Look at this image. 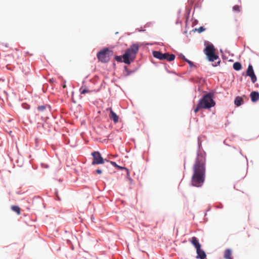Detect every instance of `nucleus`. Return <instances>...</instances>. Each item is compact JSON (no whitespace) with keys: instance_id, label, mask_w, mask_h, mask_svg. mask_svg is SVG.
Masks as SVG:
<instances>
[{"instance_id":"f3484780","label":"nucleus","mask_w":259,"mask_h":259,"mask_svg":"<svg viewBox=\"0 0 259 259\" xmlns=\"http://www.w3.org/2000/svg\"><path fill=\"white\" fill-rule=\"evenodd\" d=\"M241 67V64L239 62H236L233 64V68L236 70H240Z\"/></svg>"},{"instance_id":"393cba45","label":"nucleus","mask_w":259,"mask_h":259,"mask_svg":"<svg viewBox=\"0 0 259 259\" xmlns=\"http://www.w3.org/2000/svg\"><path fill=\"white\" fill-rule=\"evenodd\" d=\"M63 88H66V85L65 84H64L63 85Z\"/></svg>"},{"instance_id":"2eb2a0df","label":"nucleus","mask_w":259,"mask_h":259,"mask_svg":"<svg viewBox=\"0 0 259 259\" xmlns=\"http://www.w3.org/2000/svg\"><path fill=\"white\" fill-rule=\"evenodd\" d=\"M231 250L229 249H227L225 251L224 257L227 259H233L231 257Z\"/></svg>"},{"instance_id":"a211bd4d","label":"nucleus","mask_w":259,"mask_h":259,"mask_svg":"<svg viewBox=\"0 0 259 259\" xmlns=\"http://www.w3.org/2000/svg\"><path fill=\"white\" fill-rule=\"evenodd\" d=\"M11 209L13 211L16 212L17 214L19 215L20 214V208L19 206L16 205H12L11 206Z\"/></svg>"},{"instance_id":"6ab92c4d","label":"nucleus","mask_w":259,"mask_h":259,"mask_svg":"<svg viewBox=\"0 0 259 259\" xmlns=\"http://www.w3.org/2000/svg\"><path fill=\"white\" fill-rule=\"evenodd\" d=\"M233 10L236 12H239L241 11V7L238 5H235L233 7Z\"/></svg>"},{"instance_id":"f03ea898","label":"nucleus","mask_w":259,"mask_h":259,"mask_svg":"<svg viewBox=\"0 0 259 259\" xmlns=\"http://www.w3.org/2000/svg\"><path fill=\"white\" fill-rule=\"evenodd\" d=\"M139 49V46L138 44H133L126 50L123 56H116L115 59L117 62H122L123 59L124 63L130 64L135 59Z\"/></svg>"},{"instance_id":"b1692460","label":"nucleus","mask_w":259,"mask_h":259,"mask_svg":"<svg viewBox=\"0 0 259 259\" xmlns=\"http://www.w3.org/2000/svg\"><path fill=\"white\" fill-rule=\"evenodd\" d=\"M102 170L100 169H97L96 170V172L98 174H101L102 173Z\"/></svg>"},{"instance_id":"0eeeda50","label":"nucleus","mask_w":259,"mask_h":259,"mask_svg":"<svg viewBox=\"0 0 259 259\" xmlns=\"http://www.w3.org/2000/svg\"><path fill=\"white\" fill-rule=\"evenodd\" d=\"M92 155L93 157V160L92 163V165L100 164L104 163V159L99 152L95 151L92 152Z\"/></svg>"},{"instance_id":"412c9836","label":"nucleus","mask_w":259,"mask_h":259,"mask_svg":"<svg viewBox=\"0 0 259 259\" xmlns=\"http://www.w3.org/2000/svg\"><path fill=\"white\" fill-rule=\"evenodd\" d=\"M183 59L186 61L189 64V65L192 67V66H193V63L192 62H191V61L188 60L187 59L185 58V57L184 56H183Z\"/></svg>"},{"instance_id":"f8f14e48","label":"nucleus","mask_w":259,"mask_h":259,"mask_svg":"<svg viewBox=\"0 0 259 259\" xmlns=\"http://www.w3.org/2000/svg\"><path fill=\"white\" fill-rule=\"evenodd\" d=\"M251 101L253 102L257 101L259 99V94L257 92H252L250 95Z\"/></svg>"},{"instance_id":"7ed1b4c3","label":"nucleus","mask_w":259,"mask_h":259,"mask_svg":"<svg viewBox=\"0 0 259 259\" xmlns=\"http://www.w3.org/2000/svg\"><path fill=\"white\" fill-rule=\"evenodd\" d=\"M215 105V102L212 99L210 93L204 95L203 98L199 100L197 107L194 109V112L196 113L201 109H209Z\"/></svg>"},{"instance_id":"423d86ee","label":"nucleus","mask_w":259,"mask_h":259,"mask_svg":"<svg viewBox=\"0 0 259 259\" xmlns=\"http://www.w3.org/2000/svg\"><path fill=\"white\" fill-rule=\"evenodd\" d=\"M153 56L160 60H166L168 61H171L175 60V56L174 54H169L168 53H162L159 51H153Z\"/></svg>"},{"instance_id":"9b49d317","label":"nucleus","mask_w":259,"mask_h":259,"mask_svg":"<svg viewBox=\"0 0 259 259\" xmlns=\"http://www.w3.org/2000/svg\"><path fill=\"white\" fill-rule=\"evenodd\" d=\"M196 252L197 254L196 258H200V259H204L206 257V253L203 250L201 249V247L197 248V249H196Z\"/></svg>"},{"instance_id":"1a4fd4ad","label":"nucleus","mask_w":259,"mask_h":259,"mask_svg":"<svg viewBox=\"0 0 259 259\" xmlns=\"http://www.w3.org/2000/svg\"><path fill=\"white\" fill-rule=\"evenodd\" d=\"M107 111H110L109 117L111 119L113 120L114 123H117L119 120V117L117 114L113 111L111 108H107Z\"/></svg>"},{"instance_id":"9d476101","label":"nucleus","mask_w":259,"mask_h":259,"mask_svg":"<svg viewBox=\"0 0 259 259\" xmlns=\"http://www.w3.org/2000/svg\"><path fill=\"white\" fill-rule=\"evenodd\" d=\"M189 241L194 246L196 249L201 247V245L199 243L198 239L196 237H193L189 239Z\"/></svg>"},{"instance_id":"f257e3e1","label":"nucleus","mask_w":259,"mask_h":259,"mask_svg":"<svg viewBox=\"0 0 259 259\" xmlns=\"http://www.w3.org/2000/svg\"><path fill=\"white\" fill-rule=\"evenodd\" d=\"M205 158L202 155H198L193 165V175L192 184L196 187L201 186L204 182L205 174Z\"/></svg>"},{"instance_id":"4be33fe9","label":"nucleus","mask_w":259,"mask_h":259,"mask_svg":"<svg viewBox=\"0 0 259 259\" xmlns=\"http://www.w3.org/2000/svg\"><path fill=\"white\" fill-rule=\"evenodd\" d=\"M205 30V28H204L203 27L201 26V27H200L199 28H198L197 29V31H198V33H201L202 32H203Z\"/></svg>"},{"instance_id":"ddd939ff","label":"nucleus","mask_w":259,"mask_h":259,"mask_svg":"<svg viewBox=\"0 0 259 259\" xmlns=\"http://www.w3.org/2000/svg\"><path fill=\"white\" fill-rule=\"evenodd\" d=\"M110 163L112 165H113L114 167H117V168H118L119 169H125L126 170V171H127V175L128 176H129V171H128V169H127L126 168H125L124 167H122V166H120L116 164V163L115 162H114V161H110Z\"/></svg>"},{"instance_id":"39448f33","label":"nucleus","mask_w":259,"mask_h":259,"mask_svg":"<svg viewBox=\"0 0 259 259\" xmlns=\"http://www.w3.org/2000/svg\"><path fill=\"white\" fill-rule=\"evenodd\" d=\"M112 54L108 48L104 49L97 54V58L102 63H106L110 60V55Z\"/></svg>"},{"instance_id":"4468645a","label":"nucleus","mask_w":259,"mask_h":259,"mask_svg":"<svg viewBox=\"0 0 259 259\" xmlns=\"http://www.w3.org/2000/svg\"><path fill=\"white\" fill-rule=\"evenodd\" d=\"M79 92L80 94H84L85 93H91V91L89 90L87 87L82 86L79 89Z\"/></svg>"},{"instance_id":"dca6fc26","label":"nucleus","mask_w":259,"mask_h":259,"mask_svg":"<svg viewBox=\"0 0 259 259\" xmlns=\"http://www.w3.org/2000/svg\"><path fill=\"white\" fill-rule=\"evenodd\" d=\"M242 102V99L241 97H237L236 98H235V101H234V103H235V104L237 106H239L241 105V102Z\"/></svg>"},{"instance_id":"20e7f679","label":"nucleus","mask_w":259,"mask_h":259,"mask_svg":"<svg viewBox=\"0 0 259 259\" xmlns=\"http://www.w3.org/2000/svg\"><path fill=\"white\" fill-rule=\"evenodd\" d=\"M204 51L209 61L213 62L219 59V56L215 54V49L212 45H208Z\"/></svg>"},{"instance_id":"aec40b11","label":"nucleus","mask_w":259,"mask_h":259,"mask_svg":"<svg viewBox=\"0 0 259 259\" xmlns=\"http://www.w3.org/2000/svg\"><path fill=\"white\" fill-rule=\"evenodd\" d=\"M46 107H47V106L42 105V106H38L37 109H38V111H39L40 112H44L46 109Z\"/></svg>"},{"instance_id":"6e6552de","label":"nucleus","mask_w":259,"mask_h":259,"mask_svg":"<svg viewBox=\"0 0 259 259\" xmlns=\"http://www.w3.org/2000/svg\"><path fill=\"white\" fill-rule=\"evenodd\" d=\"M246 74L247 76L250 77L251 80L253 83H254L256 81V77L254 73L253 67L252 65H249L246 71Z\"/></svg>"},{"instance_id":"5701e85b","label":"nucleus","mask_w":259,"mask_h":259,"mask_svg":"<svg viewBox=\"0 0 259 259\" xmlns=\"http://www.w3.org/2000/svg\"><path fill=\"white\" fill-rule=\"evenodd\" d=\"M125 71L127 72L126 75H128L130 73V71L128 70L127 68L126 67H125L124 68Z\"/></svg>"}]
</instances>
